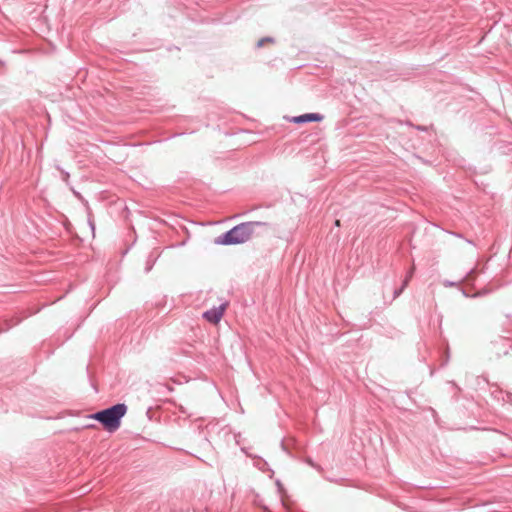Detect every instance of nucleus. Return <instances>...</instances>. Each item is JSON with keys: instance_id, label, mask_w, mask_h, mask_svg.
<instances>
[{"instance_id": "obj_5", "label": "nucleus", "mask_w": 512, "mask_h": 512, "mask_svg": "<svg viewBox=\"0 0 512 512\" xmlns=\"http://www.w3.org/2000/svg\"><path fill=\"white\" fill-rule=\"evenodd\" d=\"M273 41H274V39H273V38H271V37H264V38H262V39L258 40V42H257V47H258V48H261V47H263V46H264V44H265V43L273 42Z\"/></svg>"}, {"instance_id": "obj_4", "label": "nucleus", "mask_w": 512, "mask_h": 512, "mask_svg": "<svg viewBox=\"0 0 512 512\" xmlns=\"http://www.w3.org/2000/svg\"><path fill=\"white\" fill-rule=\"evenodd\" d=\"M324 116L319 113H306L299 116H294L290 119L291 122L296 124H303L307 122H320Z\"/></svg>"}, {"instance_id": "obj_7", "label": "nucleus", "mask_w": 512, "mask_h": 512, "mask_svg": "<svg viewBox=\"0 0 512 512\" xmlns=\"http://www.w3.org/2000/svg\"><path fill=\"white\" fill-rule=\"evenodd\" d=\"M335 226L339 227L340 226V220H336L335 221Z\"/></svg>"}, {"instance_id": "obj_1", "label": "nucleus", "mask_w": 512, "mask_h": 512, "mask_svg": "<svg viewBox=\"0 0 512 512\" xmlns=\"http://www.w3.org/2000/svg\"><path fill=\"white\" fill-rule=\"evenodd\" d=\"M127 412L125 404H116L110 408L96 412L89 417L99 421L108 432H115L121 426V419Z\"/></svg>"}, {"instance_id": "obj_10", "label": "nucleus", "mask_w": 512, "mask_h": 512, "mask_svg": "<svg viewBox=\"0 0 512 512\" xmlns=\"http://www.w3.org/2000/svg\"><path fill=\"white\" fill-rule=\"evenodd\" d=\"M68 177H69V174L66 173L65 177H64V180H66V178H68Z\"/></svg>"}, {"instance_id": "obj_8", "label": "nucleus", "mask_w": 512, "mask_h": 512, "mask_svg": "<svg viewBox=\"0 0 512 512\" xmlns=\"http://www.w3.org/2000/svg\"><path fill=\"white\" fill-rule=\"evenodd\" d=\"M402 290H404V287H401V290H399V292L397 293V295H398L399 293H402Z\"/></svg>"}, {"instance_id": "obj_6", "label": "nucleus", "mask_w": 512, "mask_h": 512, "mask_svg": "<svg viewBox=\"0 0 512 512\" xmlns=\"http://www.w3.org/2000/svg\"><path fill=\"white\" fill-rule=\"evenodd\" d=\"M412 273H413V269L411 270V272L409 273V275L405 278L404 282H403V287L407 286L408 285V282L409 280L411 279L412 277Z\"/></svg>"}, {"instance_id": "obj_3", "label": "nucleus", "mask_w": 512, "mask_h": 512, "mask_svg": "<svg viewBox=\"0 0 512 512\" xmlns=\"http://www.w3.org/2000/svg\"><path fill=\"white\" fill-rule=\"evenodd\" d=\"M227 305V303H224L217 308H212L204 313V318L210 323L217 324L221 320Z\"/></svg>"}, {"instance_id": "obj_2", "label": "nucleus", "mask_w": 512, "mask_h": 512, "mask_svg": "<svg viewBox=\"0 0 512 512\" xmlns=\"http://www.w3.org/2000/svg\"><path fill=\"white\" fill-rule=\"evenodd\" d=\"M251 233L252 231L248 224H241L235 226L223 236L218 237L215 243L220 245L241 244L249 240Z\"/></svg>"}, {"instance_id": "obj_9", "label": "nucleus", "mask_w": 512, "mask_h": 512, "mask_svg": "<svg viewBox=\"0 0 512 512\" xmlns=\"http://www.w3.org/2000/svg\"><path fill=\"white\" fill-rule=\"evenodd\" d=\"M402 290H404V287H401V290H399V292L397 293V295H398L399 293H402Z\"/></svg>"}]
</instances>
